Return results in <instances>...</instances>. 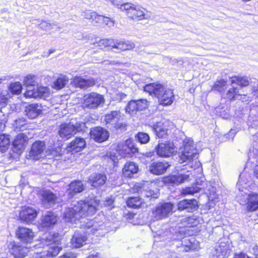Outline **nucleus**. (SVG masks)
<instances>
[{
	"label": "nucleus",
	"mask_w": 258,
	"mask_h": 258,
	"mask_svg": "<svg viewBox=\"0 0 258 258\" xmlns=\"http://www.w3.org/2000/svg\"><path fill=\"white\" fill-rule=\"evenodd\" d=\"M100 201L93 196L85 201H80L73 205V207L67 208L63 213L66 221L76 223L81 218L94 214L99 205Z\"/></svg>",
	"instance_id": "obj_1"
},
{
	"label": "nucleus",
	"mask_w": 258,
	"mask_h": 258,
	"mask_svg": "<svg viewBox=\"0 0 258 258\" xmlns=\"http://www.w3.org/2000/svg\"><path fill=\"white\" fill-rule=\"evenodd\" d=\"M165 233H166L165 236L166 237L163 238L164 240L170 241V240L176 241L181 239V246L179 247L177 245V247L182 249L179 250V251L187 252L189 250H194L197 249L199 246L198 242L197 241L195 237L184 238L185 230L183 228L177 229L171 227Z\"/></svg>",
	"instance_id": "obj_2"
},
{
	"label": "nucleus",
	"mask_w": 258,
	"mask_h": 258,
	"mask_svg": "<svg viewBox=\"0 0 258 258\" xmlns=\"http://www.w3.org/2000/svg\"><path fill=\"white\" fill-rule=\"evenodd\" d=\"M61 236L57 233H50L42 239L41 244L45 245L47 249L40 253L34 254L32 258H53L57 255L62 249L60 244Z\"/></svg>",
	"instance_id": "obj_3"
},
{
	"label": "nucleus",
	"mask_w": 258,
	"mask_h": 258,
	"mask_svg": "<svg viewBox=\"0 0 258 258\" xmlns=\"http://www.w3.org/2000/svg\"><path fill=\"white\" fill-rule=\"evenodd\" d=\"M144 91L151 95L158 98L160 104L164 105H171L174 99L172 89L168 88L161 84L151 83L144 87Z\"/></svg>",
	"instance_id": "obj_4"
},
{
	"label": "nucleus",
	"mask_w": 258,
	"mask_h": 258,
	"mask_svg": "<svg viewBox=\"0 0 258 258\" xmlns=\"http://www.w3.org/2000/svg\"><path fill=\"white\" fill-rule=\"evenodd\" d=\"M107 1L110 2L112 5L116 6L122 11H125L127 16L134 20L140 21L148 18L145 14V10L141 7L131 3L119 5L115 0Z\"/></svg>",
	"instance_id": "obj_5"
},
{
	"label": "nucleus",
	"mask_w": 258,
	"mask_h": 258,
	"mask_svg": "<svg viewBox=\"0 0 258 258\" xmlns=\"http://www.w3.org/2000/svg\"><path fill=\"white\" fill-rule=\"evenodd\" d=\"M181 153L179 156V162L185 165L189 163L194 158H198L197 151L195 147L192 140H184L183 146L180 149Z\"/></svg>",
	"instance_id": "obj_6"
},
{
	"label": "nucleus",
	"mask_w": 258,
	"mask_h": 258,
	"mask_svg": "<svg viewBox=\"0 0 258 258\" xmlns=\"http://www.w3.org/2000/svg\"><path fill=\"white\" fill-rule=\"evenodd\" d=\"M174 205L171 203H165L157 205L152 212V220L153 221L164 219L172 213Z\"/></svg>",
	"instance_id": "obj_7"
},
{
	"label": "nucleus",
	"mask_w": 258,
	"mask_h": 258,
	"mask_svg": "<svg viewBox=\"0 0 258 258\" xmlns=\"http://www.w3.org/2000/svg\"><path fill=\"white\" fill-rule=\"evenodd\" d=\"M117 153L121 157H130L138 152L139 149L131 138L124 142L118 143L116 147Z\"/></svg>",
	"instance_id": "obj_8"
},
{
	"label": "nucleus",
	"mask_w": 258,
	"mask_h": 258,
	"mask_svg": "<svg viewBox=\"0 0 258 258\" xmlns=\"http://www.w3.org/2000/svg\"><path fill=\"white\" fill-rule=\"evenodd\" d=\"M121 114L119 110L111 111L106 113L104 116V121L108 127H113L116 130L121 131L126 130L125 124L120 122Z\"/></svg>",
	"instance_id": "obj_9"
},
{
	"label": "nucleus",
	"mask_w": 258,
	"mask_h": 258,
	"mask_svg": "<svg viewBox=\"0 0 258 258\" xmlns=\"http://www.w3.org/2000/svg\"><path fill=\"white\" fill-rule=\"evenodd\" d=\"M105 100L103 95L97 93H91L84 96L83 105L90 109L97 108L104 103Z\"/></svg>",
	"instance_id": "obj_10"
},
{
	"label": "nucleus",
	"mask_w": 258,
	"mask_h": 258,
	"mask_svg": "<svg viewBox=\"0 0 258 258\" xmlns=\"http://www.w3.org/2000/svg\"><path fill=\"white\" fill-rule=\"evenodd\" d=\"M40 200L44 207L49 208L57 202L58 196L49 189H45L40 192Z\"/></svg>",
	"instance_id": "obj_11"
},
{
	"label": "nucleus",
	"mask_w": 258,
	"mask_h": 258,
	"mask_svg": "<svg viewBox=\"0 0 258 258\" xmlns=\"http://www.w3.org/2000/svg\"><path fill=\"white\" fill-rule=\"evenodd\" d=\"M156 154L161 157H169L172 155L174 152V145L172 143L159 141L155 147Z\"/></svg>",
	"instance_id": "obj_12"
},
{
	"label": "nucleus",
	"mask_w": 258,
	"mask_h": 258,
	"mask_svg": "<svg viewBox=\"0 0 258 258\" xmlns=\"http://www.w3.org/2000/svg\"><path fill=\"white\" fill-rule=\"evenodd\" d=\"M45 149V145L44 142L36 141L32 144L29 154L27 155V158L35 160H38L42 157Z\"/></svg>",
	"instance_id": "obj_13"
},
{
	"label": "nucleus",
	"mask_w": 258,
	"mask_h": 258,
	"mask_svg": "<svg viewBox=\"0 0 258 258\" xmlns=\"http://www.w3.org/2000/svg\"><path fill=\"white\" fill-rule=\"evenodd\" d=\"M28 141V137L24 134L22 133L17 135L13 142L12 150L13 152L20 155L24 150Z\"/></svg>",
	"instance_id": "obj_14"
},
{
	"label": "nucleus",
	"mask_w": 258,
	"mask_h": 258,
	"mask_svg": "<svg viewBox=\"0 0 258 258\" xmlns=\"http://www.w3.org/2000/svg\"><path fill=\"white\" fill-rule=\"evenodd\" d=\"M16 235L21 242L26 243H31L35 236L32 229L23 227L18 228Z\"/></svg>",
	"instance_id": "obj_15"
},
{
	"label": "nucleus",
	"mask_w": 258,
	"mask_h": 258,
	"mask_svg": "<svg viewBox=\"0 0 258 258\" xmlns=\"http://www.w3.org/2000/svg\"><path fill=\"white\" fill-rule=\"evenodd\" d=\"M189 173L188 171L183 173L181 170L174 175L168 176L164 178V182L166 183L178 185L188 180Z\"/></svg>",
	"instance_id": "obj_16"
},
{
	"label": "nucleus",
	"mask_w": 258,
	"mask_h": 258,
	"mask_svg": "<svg viewBox=\"0 0 258 258\" xmlns=\"http://www.w3.org/2000/svg\"><path fill=\"white\" fill-rule=\"evenodd\" d=\"M169 166V163L165 161H153L149 166V169L154 174L161 175L164 174Z\"/></svg>",
	"instance_id": "obj_17"
},
{
	"label": "nucleus",
	"mask_w": 258,
	"mask_h": 258,
	"mask_svg": "<svg viewBox=\"0 0 258 258\" xmlns=\"http://www.w3.org/2000/svg\"><path fill=\"white\" fill-rule=\"evenodd\" d=\"M90 135L91 138L99 143H101L107 140L109 137L108 131L99 126L91 129Z\"/></svg>",
	"instance_id": "obj_18"
},
{
	"label": "nucleus",
	"mask_w": 258,
	"mask_h": 258,
	"mask_svg": "<svg viewBox=\"0 0 258 258\" xmlns=\"http://www.w3.org/2000/svg\"><path fill=\"white\" fill-rule=\"evenodd\" d=\"M198 208V204L197 200H183L180 201L177 205V209L179 211H185L187 212H193Z\"/></svg>",
	"instance_id": "obj_19"
},
{
	"label": "nucleus",
	"mask_w": 258,
	"mask_h": 258,
	"mask_svg": "<svg viewBox=\"0 0 258 258\" xmlns=\"http://www.w3.org/2000/svg\"><path fill=\"white\" fill-rule=\"evenodd\" d=\"M43 107L38 103H32L25 107V112L26 116L30 119H34L42 113Z\"/></svg>",
	"instance_id": "obj_20"
},
{
	"label": "nucleus",
	"mask_w": 258,
	"mask_h": 258,
	"mask_svg": "<svg viewBox=\"0 0 258 258\" xmlns=\"http://www.w3.org/2000/svg\"><path fill=\"white\" fill-rule=\"evenodd\" d=\"M37 211L31 207H24L20 212V218L21 220L27 223L33 221L37 216Z\"/></svg>",
	"instance_id": "obj_21"
},
{
	"label": "nucleus",
	"mask_w": 258,
	"mask_h": 258,
	"mask_svg": "<svg viewBox=\"0 0 258 258\" xmlns=\"http://www.w3.org/2000/svg\"><path fill=\"white\" fill-rule=\"evenodd\" d=\"M57 221L56 215L52 212H47L42 217L40 225L41 228H48L53 226Z\"/></svg>",
	"instance_id": "obj_22"
},
{
	"label": "nucleus",
	"mask_w": 258,
	"mask_h": 258,
	"mask_svg": "<svg viewBox=\"0 0 258 258\" xmlns=\"http://www.w3.org/2000/svg\"><path fill=\"white\" fill-rule=\"evenodd\" d=\"M86 145V143L84 138L76 137L68 146L67 150L73 153H77L84 149Z\"/></svg>",
	"instance_id": "obj_23"
},
{
	"label": "nucleus",
	"mask_w": 258,
	"mask_h": 258,
	"mask_svg": "<svg viewBox=\"0 0 258 258\" xmlns=\"http://www.w3.org/2000/svg\"><path fill=\"white\" fill-rule=\"evenodd\" d=\"M75 134V127L72 123H64L60 125L58 134L61 138L67 140Z\"/></svg>",
	"instance_id": "obj_24"
},
{
	"label": "nucleus",
	"mask_w": 258,
	"mask_h": 258,
	"mask_svg": "<svg viewBox=\"0 0 258 258\" xmlns=\"http://www.w3.org/2000/svg\"><path fill=\"white\" fill-rule=\"evenodd\" d=\"M106 180L107 177L104 174L94 173L89 176L88 182L92 187L97 188L103 185Z\"/></svg>",
	"instance_id": "obj_25"
},
{
	"label": "nucleus",
	"mask_w": 258,
	"mask_h": 258,
	"mask_svg": "<svg viewBox=\"0 0 258 258\" xmlns=\"http://www.w3.org/2000/svg\"><path fill=\"white\" fill-rule=\"evenodd\" d=\"M72 83L76 87L86 89L93 86L95 82L93 79H85L81 77H76L73 79Z\"/></svg>",
	"instance_id": "obj_26"
},
{
	"label": "nucleus",
	"mask_w": 258,
	"mask_h": 258,
	"mask_svg": "<svg viewBox=\"0 0 258 258\" xmlns=\"http://www.w3.org/2000/svg\"><path fill=\"white\" fill-rule=\"evenodd\" d=\"M250 179V176L246 172H242L239 175V180L236 186L240 192L241 195L243 196L242 192H244L246 195L247 194V192L244 191V190H248L247 188Z\"/></svg>",
	"instance_id": "obj_27"
},
{
	"label": "nucleus",
	"mask_w": 258,
	"mask_h": 258,
	"mask_svg": "<svg viewBox=\"0 0 258 258\" xmlns=\"http://www.w3.org/2000/svg\"><path fill=\"white\" fill-rule=\"evenodd\" d=\"M29 249L27 247L19 244H14L10 250V252L15 258H23L28 254Z\"/></svg>",
	"instance_id": "obj_28"
},
{
	"label": "nucleus",
	"mask_w": 258,
	"mask_h": 258,
	"mask_svg": "<svg viewBox=\"0 0 258 258\" xmlns=\"http://www.w3.org/2000/svg\"><path fill=\"white\" fill-rule=\"evenodd\" d=\"M113 44L111 49L115 52H117V51L114 50L115 49L119 51H124L133 49L135 47V44L133 42L128 41H122L113 39Z\"/></svg>",
	"instance_id": "obj_29"
},
{
	"label": "nucleus",
	"mask_w": 258,
	"mask_h": 258,
	"mask_svg": "<svg viewBox=\"0 0 258 258\" xmlns=\"http://www.w3.org/2000/svg\"><path fill=\"white\" fill-rule=\"evenodd\" d=\"M227 250L225 243L217 244L212 249L210 258H225Z\"/></svg>",
	"instance_id": "obj_30"
},
{
	"label": "nucleus",
	"mask_w": 258,
	"mask_h": 258,
	"mask_svg": "<svg viewBox=\"0 0 258 258\" xmlns=\"http://www.w3.org/2000/svg\"><path fill=\"white\" fill-rule=\"evenodd\" d=\"M87 237L84 233L76 232L71 239V245L74 248H79L85 243Z\"/></svg>",
	"instance_id": "obj_31"
},
{
	"label": "nucleus",
	"mask_w": 258,
	"mask_h": 258,
	"mask_svg": "<svg viewBox=\"0 0 258 258\" xmlns=\"http://www.w3.org/2000/svg\"><path fill=\"white\" fill-rule=\"evenodd\" d=\"M139 170L138 165L133 162H127L122 169V173L125 176L131 177L132 175L137 173Z\"/></svg>",
	"instance_id": "obj_32"
},
{
	"label": "nucleus",
	"mask_w": 258,
	"mask_h": 258,
	"mask_svg": "<svg viewBox=\"0 0 258 258\" xmlns=\"http://www.w3.org/2000/svg\"><path fill=\"white\" fill-rule=\"evenodd\" d=\"M246 199L247 200V210L249 211H254L258 209V195L252 193L249 194Z\"/></svg>",
	"instance_id": "obj_33"
},
{
	"label": "nucleus",
	"mask_w": 258,
	"mask_h": 258,
	"mask_svg": "<svg viewBox=\"0 0 258 258\" xmlns=\"http://www.w3.org/2000/svg\"><path fill=\"white\" fill-rule=\"evenodd\" d=\"M84 189V185L81 181H74L70 183L67 192L72 197L76 194L82 192Z\"/></svg>",
	"instance_id": "obj_34"
},
{
	"label": "nucleus",
	"mask_w": 258,
	"mask_h": 258,
	"mask_svg": "<svg viewBox=\"0 0 258 258\" xmlns=\"http://www.w3.org/2000/svg\"><path fill=\"white\" fill-rule=\"evenodd\" d=\"M32 92H33V95L30 96H25L26 98H42L45 97L47 96L48 93V89L47 87L36 85V87L34 89L32 90Z\"/></svg>",
	"instance_id": "obj_35"
},
{
	"label": "nucleus",
	"mask_w": 258,
	"mask_h": 258,
	"mask_svg": "<svg viewBox=\"0 0 258 258\" xmlns=\"http://www.w3.org/2000/svg\"><path fill=\"white\" fill-rule=\"evenodd\" d=\"M242 96V95L240 91V88L233 86L229 89L226 95V98L230 100L237 99H243ZM242 101H244V100H242Z\"/></svg>",
	"instance_id": "obj_36"
},
{
	"label": "nucleus",
	"mask_w": 258,
	"mask_h": 258,
	"mask_svg": "<svg viewBox=\"0 0 258 258\" xmlns=\"http://www.w3.org/2000/svg\"><path fill=\"white\" fill-rule=\"evenodd\" d=\"M126 204L128 207L137 209L144 206L145 203L142 198L132 197L127 199Z\"/></svg>",
	"instance_id": "obj_37"
},
{
	"label": "nucleus",
	"mask_w": 258,
	"mask_h": 258,
	"mask_svg": "<svg viewBox=\"0 0 258 258\" xmlns=\"http://www.w3.org/2000/svg\"><path fill=\"white\" fill-rule=\"evenodd\" d=\"M153 130L159 138H165L167 135L168 130L163 123L161 122H157L156 124L154 125Z\"/></svg>",
	"instance_id": "obj_38"
},
{
	"label": "nucleus",
	"mask_w": 258,
	"mask_h": 258,
	"mask_svg": "<svg viewBox=\"0 0 258 258\" xmlns=\"http://www.w3.org/2000/svg\"><path fill=\"white\" fill-rule=\"evenodd\" d=\"M231 84H237L240 87H245L249 85V80L246 76H234L231 78Z\"/></svg>",
	"instance_id": "obj_39"
},
{
	"label": "nucleus",
	"mask_w": 258,
	"mask_h": 258,
	"mask_svg": "<svg viewBox=\"0 0 258 258\" xmlns=\"http://www.w3.org/2000/svg\"><path fill=\"white\" fill-rule=\"evenodd\" d=\"M10 139L9 135H0V152H5L10 146Z\"/></svg>",
	"instance_id": "obj_40"
},
{
	"label": "nucleus",
	"mask_w": 258,
	"mask_h": 258,
	"mask_svg": "<svg viewBox=\"0 0 258 258\" xmlns=\"http://www.w3.org/2000/svg\"><path fill=\"white\" fill-rule=\"evenodd\" d=\"M227 81L224 79L217 80L213 85L212 90L216 91L219 93L223 92L227 88Z\"/></svg>",
	"instance_id": "obj_41"
},
{
	"label": "nucleus",
	"mask_w": 258,
	"mask_h": 258,
	"mask_svg": "<svg viewBox=\"0 0 258 258\" xmlns=\"http://www.w3.org/2000/svg\"><path fill=\"white\" fill-rule=\"evenodd\" d=\"M69 78L64 75L59 76L54 83V88L60 89L63 88L68 83Z\"/></svg>",
	"instance_id": "obj_42"
},
{
	"label": "nucleus",
	"mask_w": 258,
	"mask_h": 258,
	"mask_svg": "<svg viewBox=\"0 0 258 258\" xmlns=\"http://www.w3.org/2000/svg\"><path fill=\"white\" fill-rule=\"evenodd\" d=\"M183 222L186 223V226L195 227L199 224V220L196 216L186 217L182 220Z\"/></svg>",
	"instance_id": "obj_43"
},
{
	"label": "nucleus",
	"mask_w": 258,
	"mask_h": 258,
	"mask_svg": "<svg viewBox=\"0 0 258 258\" xmlns=\"http://www.w3.org/2000/svg\"><path fill=\"white\" fill-rule=\"evenodd\" d=\"M135 139L142 144H145L150 141L149 135L146 133L139 132L135 136Z\"/></svg>",
	"instance_id": "obj_44"
},
{
	"label": "nucleus",
	"mask_w": 258,
	"mask_h": 258,
	"mask_svg": "<svg viewBox=\"0 0 258 258\" xmlns=\"http://www.w3.org/2000/svg\"><path fill=\"white\" fill-rule=\"evenodd\" d=\"M23 83L25 86L38 85L37 78L35 75H28L25 77L23 80Z\"/></svg>",
	"instance_id": "obj_45"
},
{
	"label": "nucleus",
	"mask_w": 258,
	"mask_h": 258,
	"mask_svg": "<svg viewBox=\"0 0 258 258\" xmlns=\"http://www.w3.org/2000/svg\"><path fill=\"white\" fill-rule=\"evenodd\" d=\"M113 39H103L94 43V44L97 46L102 48L107 46L112 47V45L113 44Z\"/></svg>",
	"instance_id": "obj_46"
},
{
	"label": "nucleus",
	"mask_w": 258,
	"mask_h": 258,
	"mask_svg": "<svg viewBox=\"0 0 258 258\" xmlns=\"http://www.w3.org/2000/svg\"><path fill=\"white\" fill-rule=\"evenodd\" d=\"M22 89V86L20 82H15L11 83L9 87V90L11 92L14 94H20Z\"/></svg>",
	"instance_id": "obj_47"
},
{
	"label": "nucleus",
	"mask_w": 258,
	"mask_h": 258,
	"mask_svg": "<svg viewBox=\"0 0 258 258\" xmlns=\"http://www.w3.org/2000/svg\"><path fill=\"white\" fill-rule=\"evenodd\" d=\"M137 111L138 109L136 100H131L130 101L126 107V112L131 114H133Z\"/></svg>",
	"instance_id": "obj_48"
},
{
	"label": "nucleus",
	"mask_w": 258,
	"mask_h": 258,
	"mask_svg": "<svg viewBox=\"0 0 258 258\" xmlns=\"http://www.w3.org/2000/svg\"><path fill=\"white\" fill-rule=\"evenodd\" d=\"M203 187L198 186L187 187L183 189L182 194L184 195H194L199 192Z\"/></svg>",
	"instance_id": "obj_49"
},
{
	"label": "nucleus",
	"mask_w": 258,
	"mask_h": 258,
	"mask_svg": "<svg viewBox=\"0 0 258 258\" xmlns=\"http://www.w3.org/2000/svg\"><path fill=\"white\" fill-rule=\"evenodd\" d=\"M87 227L88 229H90V232L95 233V232H97L98 230L102 229L104 226L102 223L100 225H98L97 223L92 224L91 222H90L89 223H87Z\"/></svg>",
	"instance_id": "obj_50"
},
{
	"label": "nucleus",
	"mask_w": 258,
	"mask_h": 258,
	"mask_svg": "<svg viewBox=\"0 0 258 258\" xmlns=\"http://www.w3.org/2000/svg\"><path fill=\"white\" fill-rule=\"evenodd\" d=\"M138 111L142 110L148 106V102L146 99H139L136 100Z\"/></svg>",
	"instance_id": "obj_51"
},
{
	"label": "nucleus",
	"mask_w": 258,
	"mask_h": 258,
	"mask_svg": "<svg viewBox=\"0 0 258 258\" xmlns=\"http://www.w3.org/2000/svg\"><path fill=\"white\" fill-rule=\"evenodd\" d=\"M26 123L25 119L24 118H21L17 119L15 120L14 126L16 128L21 130L22 127H23Z\"/></svg>",
	"instance_id": "obj_52"
},
{
	"label": "nucleus",
	"mask_w": 258,
	"mask_h": 258,
	"mask_svg": "<svg viewBox=\"0 0 258 258\" xmlns=\"http://www.w3.org/2000/svg\"><path fill=\"white\" fill-rule=\"evenodd\" d=\"M52 25L45 21H43L38 25V27L43 30L48 31L51 29Z\"/></svg>",
	"instance_id": "obj_53"
},
{
	"label": "nucleus",
	"mask_w": 258,
	"mask_h": 258,
	"mask_svg": "<svg viewBox=\"0 0 258 258\" xmlns=\"http://www.w3.org/2000/svg\"><path fill=\"white\" fill-rule=\"evenodd\" d=\"M75 127V133L84 131L86 128V123L83 122L77 123Z\"/></svg>",
	"instance_id": "obj_54"
},
{
	"label": "nucleus",
	"mask_w": 258,
	"mask_h": 258,
	"mask_svg": "<svg viewBox=\"0 0 258 258\" xmlns=\"http://www.w3.org/2000/svg\"><path fill=\"white\" fill-rule=\"evenodd\" d=\"M26 91L24 93V96H30L34 94L33 92H32V90L34 89L36 87V85H29L26 86Z\"/></svg>",
	"instance_id": "obj_55"
},
{
	"label": "nucleus",
	"mask_w": 258,
	"mask_h": 258,
	"mask_svg": "<svg viewBox=\"0 0 258 258\" xmlns=\"http://www.w3.org/2000/svg\"><path fill=\"white\" fill-rule=\"evenodd\" d=\"M8 96L7 94H0V105L2 106H4L6 104L8 100V96Z\"/></svg>",
	"instance_id": "obj_56"
},
{
	"label": "nucleus",
	"mask_w": 258,
	"mask_h": 258,
	"mask_svg": "<svg viewBox=\"0 0 258 258\" xmlns=\"http://www.w3.org/2000/svg\"><path fill=\"white\" fill-rule=\"evenodd\" d=\"M114 201L111 198H108L104 202V205L108 207L109 209H111L113 206Z\"/></svg>",
	"instance_id": "obj_57"
},
{
	"label": "nucleus",
	"mask_w": 258,
	"mask_h": 258,
	"mask_svg": "<svg viewBox=\"0 0 258 258\" xmlns=\"http://www.w3.org/2000/svg\"><path fill=\"white\" fill-rule=\"evenodd\" d=\"M92 16H95L96 12L88 11H86V12H85L84 15V17L86 19H89V20H90V19H91V18H92Z\"/></svg>",
	"instance_id": "obj_58"
},
{
	"label": "nucleus",
	"mask_w": 258,
	"mask_h": 258,
	"mask_svg": "<svg viewBox=\"0 0 258 258\" xmlns=\"http://www.w3.org/2000/svg\"><path fill=\"white\" fill-rule=\"evenodd\" d=\"M60 258H76V254L72 252H67L64 253Z\"/></svg>",
	"instance_id": "obj_59"
},
{
	"label": "nucleus",
	"mask_w": 258,
	"mask_h": 258,
	"mask_svg": "<svg viewBox=\"0 0 258 258\" xmlns=\"http://www.w3.org/2000/svg\"><path fill=\"white\" fill-rule=\"evenodd\" d=\"M103 16L101 15H99L96 13V16H93L92 18H91V20L92 22L97 23H100L101 22V20L103 19Z\"/></svg>",
	"instance_id": "obj_60"
},
{
	"label": "nucleus",
	"mask_w": 258,
	"mask_h": 258,
	"mask_svg": "<svg viewBox=\"0 0 258 258\" xmlns=\"http://www.w3.org/2000/svg\"><path fill=\"white\" fill-rule=\"evenodd\" d=\"M103 19L101 20V21H103L106 25H108L109 27L112 26L114 25V23L109 18L107 17H104L103 16Z\"/></svg>",
	"instance_id": "obj_61"
},
{
	"label": "nucleus",
	"mask_w": 258,
	"mask_h": 258,
	"mask_svg": "<svg viewBox=\"0 0 258 258\" xmlns=\"http://www.w3.org/2000/svg\"><path fill=\"white\" fill-rule=\"evenodd\" d=\"M126 97V95L124 93L119 92L116 94V99L121 101L123 100Z\"/></svg>",
	"instance_id": "obj_62"
},
{
	"label": "nucleus",
	"mask_w": 258,
	"mask_h": 258,
	"mask_svg": "<svg viewBox=\"0 0 258 258\" xmlns=\"http://www.w3.org/2000/svg\"><path fill=\"white\" fill-rule=\"evenodd\" d=\"M233 258H250L247 254L240 252L239 253H235Z\"/></svg>",
	"instance_id": "obj_63"
},
{
	"label": "nucleus",
	"mask_w": 258,
	"mask_h": 258,
	"mask_svg": "<svg viewBox=\"0 0 258 258\" xmlns=\"http://www.w3.org/2000/svg\"><path fill=\"white\" fill-rule=\"evenodd\" d=\"M256 158V166L254 169V174L256 177L258 179V156Z\"/></svg>",
	"instance_id": "obj_64"
}]
</instances>
